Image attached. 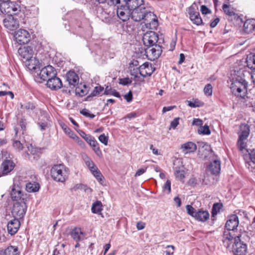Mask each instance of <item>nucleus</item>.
Here are the masks:
<instances>
[{"label": "nucleus", "instance_id": "obj_1", "mask_svg": "<svg viewBox=\"0 0 255 255\" xmlns=\"http://www.w3.org/2000/svg\"><path fill=\"white\" fill-rule=\"evenodd\" d=\"M230 88L233 94L237 97H244L247 92L248 83L242 77L237 75L230 80Z\"/></svg>", "mask_w": 255, "mask_h": 255}, {"label": "nucleus", "instance_id": "obj_2", "mask_svg": "<svg viewBox=\"0 0 255 255\" xmlns=\"http://www.w3.org/2000/svg\"><path fill=\"white\" fill-rule=\"evenodd\" d=\"M69 169L63 164H55L52 166L50 174L54 180L64 182L68 177Z\"/></svg>", "mask_w": 255, "mask_h": 255}, {"label": "nucleus", "instance_id": "obj_3", "mask_svg": "<svg viewBox=\"0 0 255 255\" xmlns=\"http://www.w3.org/2000/svg\"><path fill=\"white\" fill-rule=\"evenodd\" d=\"M0 10L1 13L8 16L16 15L21 11L20 6L15 2L6 1L0 3Z\"/></svg>", "mask_w": 255, "mask_h": 255}, {"label": "nucleus", "instance_id": "obj_4", "mask_svg": "<svg viewBox=\"0 0 255 255\" xmlns=\"http://www.w3.org/2000/svg\"><path fill=\"white\" fill-rule=\"evenodd\" d=\"M26 201V198L23 197L22 200H21L20 202H17L14 204L12 214L14 218H23L27 210Z\"/></svg>", "mask_w": 255, "mask_h": 255}, {"label": "nucleus", "instance_id": "obj_5", "mask_svg": "<svg viewBox=\"0 0 255 255\" xmlns=\"http://www.w3.org/2000/svg\"><path fill=\"white\" fill-rule=\"evenodd\" d=\"M241 236L240 233L237 231L225 230L223 237V244L227 248H229L232 243L234 244V242L240 240Z\"/></svg>", "mask_w": 255, "mask_h": 255}, {"label": "nucleus", "instance_id": "obj_6", "mask_svg": "<svg viewBox=\"0 0 255 255\" xmlns=\"http://www.w3.org/2000/svg\"><path fill=\"white\" fill-rule=\"evenodd\" d=\"M144 23L147 28L150 29H156L158 23L156 16L152 12L150 11L147 8L146 9V12L143 16Z\"/></svg>", "mask_w": 255, "mask_h": 255}, {"label": "nucleus", "instance_id": "obj_7", "mask_svg": "<svg viewBox=\"0 0 255 255\" xmlns=\"http://www.w3.org/2000/svg\"><path fill=\"white\" fill-rule=\"evenodd\" d=\"M145 52L148 59L154 61L160 56L162 53V49L159 45L155 44L154 46L148 47Z\"/></svg>", "mask_w": 255, "mask_h": 255}, {"label": "nucleus", "instance_id": "obj_8", "mask_svg": "<svg viewBox=\"0 0 255 255\" xmlns=\"http://www.w3.org/2000/svg\"><path fill=\"white\" fill-rule=\"evenodd\" d=\"M14 36L16 41L19 44H26L30 39L29 33L23 29H20L15 31Z\"/></svg>", "mask_w": 255, "mask_h": 255}, {"label": "nucleus", "instance_id": "obj_9", "mask_svg": "<svg viewBox=\"0 0 255 255\" xmlns=\"http://www.w3.org/2000/svg\"><path fill=\"white\" fill-rule=\"evenodd\" d=\"M158 39V36L157 33L152 31L146 32L142 37L143 44L147 47L156 44Z\"/></svg>", "mask_w": 255, "mask_h": 255}, {"label": "nucleus", "instance_id": "obj_10", "mask_svg": "<svg viewBox=\"0 0 255 255\" xmlns=\"http://www.w3.org/2000/svg\"><path fill=\"white\" fill-rule=\"evenodd\" d=\"M232 250L235 255H246L247 247V245L241 242L240 239V240L234 242Z\"/></svg>", "mask_w": 255, "mask_h": 255}, {"label": "nucleus", "instance_id": "obj_11", "mask_svg": "<svg viewBox=\"0 0 255 255\" xmlns=\"http://www.w3.org/2000/svg\"><path fill=\"white\" fill-rule=\"evenodd\" d=\"M56 75L54 68L50 65L47 66L42 68L39 73V76L41 80L46 81Z\"/></svg>", "mask_w": 255, "mask_h": 255}, {"label": "nucleus", "instance_id": "obj_12", "mask_svg": "<svg viewBox=\"0 0 255 255\" xmlns=\"http://www.w3.org/2000/svg\"><path fill=\"white\" fill-rule=\"evenodd\" d=\"M146 8L144 4L131 11V18L135 21H140L146 12Z\"/></svg>", "mask_w": 255, "mask_h": 255}, {"label": "nucleus", "instance_id": "obj_13", "mask_svg": "<svg viewBox=\"0 0 255 255\" xmlns=\"http://www.w3.org/2000/svg\"><path fill=\"white\" fill-rule=\"evenodd\" d=\"M118 17L123 21H126L131 17V10L125 5H121L117 11Z\"/></svg>", "mask_w": 255, "mask_h": 255}, {"label": "nucleus", "instance_id": "obj_14", "mask_svg": "<svg viewBox=\"0 0 255 255\" xmlns=\"http://www.w3.org/2000/svg\"><path fill=\"white\" fill-rule=\"evenodd\" d=\"M3 22L4 27L9 30H14L19 26L18 21L11 15L7 16Z\"/></svg>", "mask_w": 255, "mask_h": 255}, {"label": "nucleus", "instance_id": "obj_15", "mask_svg": "<svg viewBox=\"0 0 255 255\" xmlns=\"http://www.w3.org/2000/svg\"><path fill=\"white\" fill-rule=\"evenodd\" d=\"M239 221L237 215H232L229 217L227 220L225 227L227 230L234 231H237V228L238 227Z\"/></svg>", "mask_w": 255, "mask_h": 255}, {"label": "nucleus", "instance_id": "obj_16", "mask_svg": "<svg viewBox=\"0 0 255 255\" xmlns=\"http://www.w3.org/2000/svg\"><path fill=\"white\" fill-rule=\"evenodd\" d=\"M155 69L152 64L148 62H145L139 66V74L143 77L150 76Z\"/></svg>", "mask_w": 255, "mask_h": 255}, {"label": "nucleus", "instance_id": "obj_17", "mask_svg": "<svg viewBox=\"0 0 255 255\" xmlns=\"http://www.w3.org/2000/svg\"><path fill=\"white\" fill-rule=\"evenodd\" d=\"M26 195L22 193L21 189L19 186L15 184L13 185L10 192V196L13 200H22V198H26Z\"/></svg>", "mask_w": 255, "mask_h": 255}, {"label": "nucleus", "instance_id": "obj_18", "mask_svg": "<svg viewBox=\"0 0 255 255\" xmlns=\"http://www.w3.org/2000/svg\"><path fill=\"white\" fill-rule=\"evenodd\" d=\"M47 86L50 89L56 90L62 87V83L59 78L56 75L49 78L47 81Z\"/></svg>", "mask_w": 255, "mask_h": 255}, {"label": "nucleus", "instance_id": "obj_19", "mask_svg": "<svg viewBox=\"0 0 255 255\" xmlns=\"http://www.w3.org/2000/svg\"><path fill=\"white\" fill-rule=\"evenodd\" d=\"M20 226V221L18 219L14 218V219L10 221L7 225V230L8 234L11 235H15L17 232Z\"/></svg>", "mask_w": 255, "mask_h": 255}, {"label": "nucleus", "instance_id": "obj_20", "mask_svg": "<svg viewBox=\"0 0 255 255\" xmlns=\"http://www.w3.org/2000/svg\"><path fill=\"white\" fill-rule=\"evenodd\" d=\"M18 52L19 55L25 60L33 55V50L30 46H23L19 48Z\"/></svg>", "mask_w": 255, "mask_h": 255}, {"label": "nucleus", "instance_id": "obj_21", "mask_svg": "<svg viewBox=\"0 0 255 255\" xmlns=\"http://www.w3.org/2000/svg\"><path fill=\"white\" fill-rule=\"evenodd\" d=\"M189 14L191 20L195 24L199 25L202 22V20L198 11L195 10L193 6L189 8Z\"/></svg>", "mask_w": 255, "mask_h": 255}, {"label": "nucleus", "instance_id": "obj_22", "mask_svg": "<svg viewBox=\"0 0 255 255\" xmlns=\"http://www.w3.org/2000/svg\"><path fill=\"white\" fill-rule=\"evenodd\" d=\"M15 166V164L10 159L4 160L1 165V172L2 174L6 175L11 171Z\"/></svg>", "mask_w": 255, "mask_h": 255}, {"label": "nucleus", "instance_id": "obj_23", "mask_svg": "<svg viewBox=\"0 0 255 255\" xmlns=\"http://www.w3.org/2000/svg\"><path fill=\"white\" fill-rule=\"evenodd\" d=\"M208 168L213 174H219L221 170V162L218 159H216L211 162Z\"/></svg>", "mask_w": 255, "mask_h": 255}, {"label": "nucleus", "instance_id": "obj_24", "mask_svg": "<svg viewBox=\"0 0 255 255\" xmlns=\"http://www.w3.org/2000/svg\"><path fill=\"white\" fill-rule=\"evenodd\" d=\"M124 4L131 11L143 5V0H126Z\"/></svg>", "mask_w": 255, "mask_h": 255}, {"label": "nucleus", "instance_id": "obj_25", "mask_svg": "<svg viewBox=\"0 0 255 255\" xmlns=\"http://www.w3.org/2000/svg\"><path fill=\"white\" fill-rule=\"evenodd\" d=\"M181 149L183 153L187 154L195 152L197 146L194 142L189 141L182 144Z\"/></svg>", "mask_w": 255, "mask_h": 255}, {"label": "nucleus", "instance_id": "obj_26", "mask_svg": "<svg viewBox=\"0 0 255 255\" xmlns=\"http://www.w3.org/2000/svg\"><path fill=\"white\" fill-rule=\"evenodd\" d=\"M25 65L30 70H35L39 64V61L33 55L25 61Z\"/></svg>", "mask_w": 255, "mask_h": 255}, {"label": "nucleus", "instance_id": "obj_27", "mask_svg": "<svg viewBox=\"0 0 255 255\" xmlns=\"http://www.w3.org/2000/svg\"><path fill=\"white\" fill-rule=\"evenodd\" d=\"M244 30L247 33H250L255 30V19H250L246 20L244 24Z\"/></svg>", "mask_w": 255, "mask_h": 255}, {"label": "nucleus", "instance_id": "obj_28", "mask_svg": "<svg viewBox=\"0 0 255 255\" xmlns=\"http://www.w3.org/2000/svg\"><path fill=\"white\" fill-rule=\"evenodd\" d=\"M67 81L69 84L72 86H75L78 84L79 77L78 75L73 71H69L66 74Z\"/></svg>", "mask_w": 255, "mask_h": 255}, {"label": "nucleus", "instance_id": "obj_29", "mask_svg": "<svg viewBox=\"0 0 255 255\" xmlns=\"http://www.w3.org/2000/svg\"><path fill=\"white\" fill-rule=\"evenodd\" d=\"M70 235L76 242H79L83 238V232L80 228H75L71 232Z\"/></svg>", "mask_w": 255, "mask_h": 255}, {"label": "nucleus", "instance_id": "obj_30", "mask_svg": "<svg viewBox=\"0 0 255 255\" xmlns=\"http://www.w3.org/2000/svg\"><path fill=\"white\" fill-rule=\"evenodd\" d=\"M194 218L200 222H205L209 218V213L207 211L198 210Z\"/></svg>", "mask_w": 255, "mask_h": 255}, {"label": "nucleus", "instance_id": "obj_31", "mask_svg": "<svg viewBox=\"0 0 255 255\" xmlns=\"http://www.w3.org/2000/svg\"><path fill=\"white\" fill-rule=\"evenodd\" d=\"M241 133L239 138L247 139L250 133V128L247 125H242L241 127Z\"/></svg>", "mask_w": 255, "mask_h": 255}, {"label": "nucleus", "instance_id": "obj_32", "mask_svg": "<svg viewBox=\"0 0 255 255\" xmlns=\"http://www.w3.org/2000/svg\"><path fill=\"white\" fill-rule=\"evenodd\" d=\"M40 188L39 184L37 182H29L26 185V190L28 192H36L38 191Z\"/></svg>", "mask_w": 255, "mask_h": 255}, {"label": "nucleus", "instance_id": "obj_33", "mask_svg": "<svg viewBox=\"0 0 255 255\" xmlns=\"http://www.w3.org/2000/svg\"><path fill=\"white\" fill-rule=\"evenodd\" d=\"M89 144L92 147L93 150L98 156L102 155V153L99 146V143L95 138L89 143Z\"/></svg>", "mask_w": 255, "mask_h": 255}, {"label": "nucleus", "instance_id": "obj_34", "mask_svg": "<svg viewBox=\"0 0 255 255\" xmlns=\"http://www.w3.org/2000/svg\"><path fill=\"white\" fill-rule=\"evenodd\" d=\"M18 248L15 246H9L3 252V255H18Z\"/></svg>", "mask_w": 255, "mask_h": 255}, {"label": "nucleus", "instance_id": "obj_35", "mask_svg": "<svg viewBox=\"0 0 255 255\" xmlns=\"http://www.w3.org/2000/svg\"><path fill=\"white\" fill-rule=\"evenodd\" d=\"M104 87L98 85L96 86L94 90L92 91L91 93L87 97V99H89L91 97L99 96L101 95V93L104 91Z\"/></svg>", "mask_w": 255, "mask_h": 255}, {"label": "nucleus", "instance_id": "obj_36", "mask_svg": "<svg viewBox=\"0 0 255 255\" xmlns=\"http://www.w3.org/2000/svg\"><path fill=\"white\" fill-rule=\"evenodd\" d=\"M246 62L249 68L252 71L255 70V54L248 56Z\"/></svg>", "mask_w": 255, "mask_h": 255}, {"label": "nucleus", "instance_id": "obj_37", "mask_svg": "<svg viewBox=\"0 0 255 255\" xmlns=\"http://www.w3.org/2000/svg\"><path fill=\"white\" fill-rule=\"evenodd\" d=\"M92 212L95 214H100L102 210V204L101 202L97 201L94 203L91 208Z\"/></svg>", "mask_w": 255, "mask_h": 255}, {"label": "nucleus", "instance_id": "obj_38", "mask_svg": "<svg viewBox=\"0 0 255 255\" xmlns=\"http://www.w3.org/2000/svg\"><path fill=\"white\" fill-rule=\"evenodd\" d=\"M20 107L22 109H23L28 112H30L35 109V106L34 104L30 102H27L23 104H21Z\"/></svg>", "mask_w": 255, "mask_h": 255}, {"label": "nucleus", "instance_id": "obj_39", "mask_svg": "<svg viewBox=\"0 0 255 255\" xmlns=\"http://www.w3.org/2000/svg\"><path fill=\"white\" fill-rule=\"evenodd\" d=\"M176 178L179 180H182L184 178V171L180 168H176L174 172Z\"/></svg>", "mask_w": 255, "mask_h": 255}, {"label": "nucleus", "instance_id": "obj_40", "mask_svg": "<svg viewBox=\"0 0 255 255\" xmlns=\"http://www.w3.org/2000/svg\"><path fill=\"white\" fill-rule=\"evenodd\" d=\"M79 189H84L85 191L87 192L89 191L91 192L92 191V190L90 188H88L82 184H77L75 185L71 188V190L72 191H76Z\"/></svg>", "mask_w": 255, "mask_h": 255}, {"label": "nucleus", "instance_id": "obj_41", "mask_svg": "<svg viewBox=\"0 0 255 255\" xmlns=\"http://www.w3.org/2000/svg\"><path fill=\"white\" fill-rule=\"evenodd\" d=\"M188 105L192 108L200 107L203 105V103L198 100H195L193 101H188Z\"/></svg>", "mask_w": 255, "mask_h": 255}, {"label": "nucleus", "instance_id": "obj_42", "mask_svg": "<svg viewBox=\"0 0 255 255\" xmlns=\"http://www.w3.org/2000/svg\"><path fill=\"white\" fill-rule=\"evenodd\" d=\"M28 151L32 155L39 156L40 153V149L34 147L31 144L27 147Z\"/></svg>", "mask_w": 255, "mask_h": 255}, {"label": "nucleus", "instance_id": "obj_43", "mask_svg": "<svg viewBox=\"0 0 255 255\" xmlns=\"http://www.w3.org/2000/svg\"><path fill=\"white\" fill-rule=\"evenodd\" d=\"M130 74L134 77V78L138 77V75L139 74V67H135L130 65L129 67Z\"/></svg>", "mask_w": 255, "mask_h": 255}, {"label": "nucleus", "instance_id": "obj_44", "mask_svg": "<svg viewBox=\"0 0 255 255\" xmlns=\"http://www.w3.org/2000/svg\"><path fill=\"white\" fill-rule=\"evenodd\" d=\"M222 207V205L220 203H215L213 205L212 214L213 217L216 216L218 213L220 212V209Z\"/></svg>", "mask_w": 255, "mask_h": 255}, {"label": "nucleus", "instance_id": "obj_45", "mask_svg": "<svg viewBox=\"0 0 255 255\" xmlns=\"http://www.w3.org/2000/svg\"><path fill=\"white\" fill-rule=\"evenodd\" d=\"M246 140V139H244L241 138H239L238 139L237 144L238 148H239L241 151H243V150L246 149V147L247 145Z\"/></svg>", "mask_w": 255, "mask_h": 255}, {"label": "nucleus", "instance_id": "obj_46", "mask_svg": "<svg viewBox=\"0 0 255 255\" xmlns=\"http://www.w3.org/2000/svg\"><path fill=\"white\" fill-rule=\"evenodd\" d=\"M79 133L80 136L83 138L88 144L92 139L94 138V137L92 136L91 135L87 134L85 132L82 130H80Z\"/></svg>", "mask_w": 255, "mask_h": 255}, {"label": "nucleus", "instance_id": "obj_47", "mask_svg": "<svg viewBox=\"0 0 255 255\" xmlns=\"http://www.w3.org/2000/svg\"><path fill=\"white\" fill-rule=\"evenodd\" d=\"M222 8L224 12L229 16H232L235 14L234 11L230 7L229 5L226 4H224Z\"/></svg>", "mask_w": 255, "mask_h": 255}, {"label": "nucleus", "instance_id": "obj_48", "mask_svg": "<svg viewBox=\"0 0 255 255\" xmlns=\"http://www.w3.org/2000/svg\"><path fill=\"white\" fill-rule=\"evenodd\" d=\"M163 191L166 194H169L171 192V181L169 180H167L163 187Z\"/></svg>", "mask_w": 255, "mask_h": 255}, {"label": "nucleus", "instance_id": "obj_49", "mask_svg": "<svg viewBox=\"0 0 255 255\" xmlns=\"http://www.w3.org/2000/svg\"><path fill=\"white\" fill-rule=\"evenodd\" d=\"M186 209L187 213L189 215H190L192 217L194 218L197 211H196V210L192 206H191L190 205H186Z\"/></svg>", "mask_w": 255, "mask_h": 255}, {"label": "nucleus", "instance_id": "obj_50", "mask_svg": "<svg viewBox=\"0 0 255 255\" xmlns=\"http://www.w3.org/2000/svg\"><path fill=\"white\" fill-rule=\"evenodd\" d=\"M94 177L96 178L97 181L102 185L104 183V177L102 175L100 170H98L96 172L93 174Z\"/></svg>", "mask_w": 255, "mask_h": 255}, {"label": "nucleus", "instance_id": "obj_51", "mask_svg": "<svg viewBox=\"0 0 255 255\" xmlns=\"http://www.w3.org/2000/svg\"><path fill=\"white\" fill-rule=\"evenodd\" d=\"M212 86L210 84H207L204 89V93L207 96H211L212 95Z\"/></svg>", "mask_w": 255, "mask_h": 255}, {"label": "nucleus", "instance_id": "obj_52", "mask_svg": "<svg viewBox=\"0 0 255 255\" xmlns=\"http://www.w3.org/2000/svg\"><path fill=\"white\" fill-rule=\"evenodd\" d=\"M84 160L86 166L88 167L89 169L95 165L91 159L87 155L85 156L84 157Z\"/></svg>", "mask_w": 255, "mask_h": 255}, {"label": "nucleus", "instance_id": "obj_53", "mask_svg": "<svg viewBox=\"0 0 255 255\" xmlns=\"http://www.w3.org/2000/svg\"><path fill=\"white\" fill-rule=\"evenodd\" d=\"M199 132L200 133H202L203 134H207L209 135L211 133L210 130L208 126L205 125L203 127H201L199 129Z\"/></svg>", "mask_w": 255, "mask_h": 255}, {"label": "nucleus", "instance_id": "obj_54", "mask_svg": "<svg viewBox=\"0 0 255 255\" xmlns=\"http://www.w3.org/2000/svg\"><path fill=\"white\" fill-rule=\"evenodd\" d=\"M12 144L13 147L18 151L21 150L23 148L22 143L18 140H13Z\"/></svg>", "mask_w": 255, "mask_h": 255}, {"label": "nucleus", "instance_id": "obj_55", "mask_svg": "<svg viewBox=\"0 0 255 255\" xmlns=\"http://www.w3.org/2000/svg\"><path fill=\"white\" fill-rule=\"evenodd\" d=\"M80 113L83 116L90 118V119H93L95 117V115L91 113L88 110L86 109H83L81 111Z\"/></svg>", "mask_w": 255, "mask_h": 255}, {"label": "nucleus", "instance_id": "obj_56", "mask_svg": "<svg viewBox=\"0 0 255 255\" xmlns=\"http://www.w3.org/2000/svg\"><path fill=\"white\" fill-rule=\"evenodd\" d=\"M84 89L80 87H78L76 89V93L79 95L80 96H83L86 94V90L85 85L83 86Z\"/></svg>", "mask_w": 255, "mask_h": 255}, {"label": "nucleus", "instance_id": "obj_57", "mask_svg": "<svg viewBox=\"0 0 255 255\" xmlns=\"http://www.w3.org/2000/svg\"><path fill=\"white\" fill-rule=\"evenodd\" d=\"M99 140L104 145H107L108 143V136H106L105 134H102L99 136Z\"/></svg>", "mask_w": 255, "mask_h": 255}, {"label": "nucleus", "instance_id": "obj_58", "mask_svg": "<svg viewBox=\"0 0 255 255\" xmlns=\"http://www.w3.org/2000/svg\"><path fill=\"white\" fill-rule=\"evenodd\" d=\"M132 82L131 80L128 78H124L120 79L119 83L122 85H128Z\"/></svg>", "mask_w": 255, "mask_h": 255}, {"label": "nucleus", "instance_id": "obj_59", "mask_svg": "<svg viewBox=\"0 0 255 255\" xmlns=\"http://www.w3.org/2000/svg\"><path fill=\"white\" fill-rule=\"evenodd\" d=\"M235 215H237L238 216V217H244V218H248V215H247V213L246 212H245V211L244 210H237L236 211H235Z\"/></svg>", "mask_w": 255, "mask_h": 255}, {"label": "nucleus", "instance_id": "obj_60", "mask_svg": "<svg viewBox=\"0 0 255 255\" xmlns=\"http://www.w3.org/2000/svg\"><path fill=\"white\" fill-rule=\"evenodd\" d=\"M247 152H248L251 161L255 163V149H253L249 151L248 149L246 150Z\"/></svg>", "mask_w": 255, "mask_h": 255}, {"label": "nucleus", "instance_id": "obj_61", "mask_svg": "<svg viewBox=\"0 0 255 255\" xmlns=\"http://www.w3.org/2000/svg\"><path fill=\"white\" fill-rule=\"evenodd\" d=\"M65 133L73 139L74 138H76V136H77V135L69 128L67 129V130L65 131Z\"/></svg>", "mask_w": 255, "mask_h": 255}, {"label": "nucleus", "instance_id": "obj_62", "mask_svg": "<svg viewBox=\"0 0 255 255\" xmlns=\"http://www.w3.org/2000/svg\"><path fill=\"white\" fill-rule=\"evenodd\" d=\"M171 248L172 251L170 250H166L165 251L166 255H174V251L175 250L174 246L172 245H168L166 247V249Z\"/></svg>", "mask_w": 255, "mask_h": 255}, {"label": "nucleus", "instance_id": "obj_63", "mask_svg": "<svg viewBox=\"0 0 255 255\" xmlns=\"http://www.w3.org/2000/svg\"><path fill=\"white\" fill-rule=\"evenodd\" d=\"M75 141L77 142V143L82 148L85 147V144L84 141L81 140L77 135L76 136V138L73 139Z\"/></svg>", "mask_w": 255, "mask_h": 255}, {"label": "nucleus", "instance_id": "obj_64", "mask_svg": "<svg viewBox=\"0 0 255 255\" xmlns=\"http://www.w3.org/2000/svg\"><path fill=\"white\" fill-rule=\"evenodd\" d=\"M200 10L203 14H206L211 12V10L204 5H201Z\"/></svg>", "mask_w": 255, "mask_h": 255}]
</instances>
